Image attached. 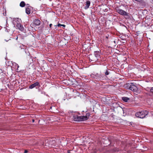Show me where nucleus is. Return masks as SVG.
Masks as SVG:
<instances>
[{
  "label": "nucleus",
  "instance_id": "obj_1",
  "mask_svg": "<svg viewBox=\"0 0 153 153\" xmlns=\"http://www.w3.org/2000/svg\"><path fill=\"white\" fill-rule=\"evenodd\" d=\"M90 115V113L87 112L85 116H79L77 115L74 116L73 118L75 121H83L88 120Z\"/></svg>",
  "mask_w": 153,
  "mask_h": 153
},
{
  "label": "nucleus",
  "instance_id": "obj_2",
  "mask_svg": "<svg viewBox=\"0 0 153 153\" xmlns=\"http://www.w3.org/2000/svg\"><path fill=\"white\" fill-rule=\"evenodd\" d=\"M91 77L93 78L97 81H100L106 79V76L101 73H93L91 75Z\"/></svg>",
  "mask_w": 153,
  "mask_h": 153
},
{
  "label": "nucleus",
  "instance_id": "obj_3",
  "mask_svg": "<svg viewBox=\"0 0 153 153\" xmlns=\"http://www.w3.org/2000/svg\"><path fill=\"white\" fill-rule=\"evenodd\" d=\"M149 112L146 110L142 111L136 113V117L141 118H144L148 114Z\"/></svg>",
  "mask_w": 153,
  "mask_h": 153
},
{
  "label": "nucleus",
  "instance_id": "obj_4",
  "mask_svg": "<svg viewBox=\"0 0 153 153\" xmlns=\"http://www.w3.org/2000/svg\"><path fill=\"white\" fill-rule=\"evenodd\" d=\"M127 87L129 89L134 92L137 91L138 89L137 87L133 83H128Z\"/></svg>",
  "mask_w": 153,
  "mask_h": 153
},
{
  "label": "nucleus",
  "instance_id": "obj_5",
  "mask_svg": "<svg viewBox=\"0 0 153 153\" xmlns=\"http://www.w3.org/2000/svg\"><path fill=\"white\" fill-rule=\"evenodd\" d=\"M16 20L19 22L17 23L16 25L17 28L18 29L21 31H23L24 29V27L22 24L19 22L20 21H21V19L17 18Z\"/></svg>",
  "mask_w": 153,
  "mask_h": 153
},
{
  "label": "nucleus",
  "instance_id": "obj_6",
  "mask_svg": "<svg viewBox=\"0 0 153 153\" xmlns=\"http://www.w3.org/2000/svg\"><path fill=\"white\" fill-rule=\"evenodd\" d=\"M116 12L121 15L124 16H128V13L122 9L118 8L116 9Z\"/></svg>",
  "mask_w": 153,
  "mask_h": 153
},
{
  "label": "nucleus",
  "instance_id": "obj_7",
  "mask_svg": "<svg viewBox=\"0 0 153 153\" xmlns=\"http://www.w3.org/2000/svg\"><path fill=\"white\" fill-rule=\"evenodd\" d=\"M94 55L95 57L97 58V60H95L91 59V60H97L99 59V58H100V56L101 55L100 52V51H95L94 52Z\"/></svg>",
  "mask_w": 153,
  "mask_h": 153
},
{
  "label": "nucleus",
  "instance_id": "obj_8",
  "mask_svg": "<svg viewBox=\"0 0 153 153\" xmlns=\"http://www.w3.org/2000/svg\"><path fill=\"white\" fill-rule=\"evenodd\" d=\"M40 86V85L39 83L38 82H36L30 85L29 86V88L30 89H32L36 87H39Z\"/></svg>",
  "mask_w": 153,
  "mask_h": 153
},
{
  "label": "nucleus",
  "instance_id": "obj_9",
  "mask_svg": "<svg viewBox=\"0 0 153 153\" xmlns=\"http://www.w3.org/2000/svg\"><path fill=\"white\" fill-rule=\"evenodd\" d=\"M31 8V7L28 4H27L26 5L25 12L27 14H29L30 13V10Z\"/></svg>",
  "mask_w": 153,
  "mask_h": 153
},
{
  "label": "nucleus",
  "instance_id": "obj_10",
  "mask_svg": "<svg viewBox=\"0 0 153 153\" xmlns=\"http://www.w3.org/2000/svg\"><path fill=\"white\" fill-rule=\"evenodd\" d=\"M90 2L89 1H87L86 2V5L85 7H84V9L85 10L87 9H88L90 4Z\"/></svg>",
  "mask_w": 153,
  "mask_h": 153
},
{
  "label": "nucleus",
  "instance_id": "obj_11",
  "mask_svg": "<svg viewBox=\"0 0 153 153\" xmlns=\"http://www.w3.org/2000/svg\"><path fill=\"white\" fill-rule=\"evenodd\" d=\"M40 21L38 19H36L34 21V24L38 26L40 24Z\"/></svg>",
  "mask_w": 153,
  "mask_h": 153
},
{
  "label": "nucleus",
  "instance_id": "obj_12",
  "mask_svg": "<svg viewBox=\"0 0 153 153\" xmlns=\"http://www.w3.org/2000/svg\"><path fill=\"white\" fill-rule=\"evenodd\" d=\"M25 5V4L24 1H21L20 4L19 6L21 7H24Z\"/></svg>",
  "mask_w": 153,
  "mask_h": 153
},
{
  "label": "nucleus",
  "instance_id": "obj_13",
  "mask_svg": "<svg viewBox=\"0 0 153 153\" xmlns=\"http://www.w3.org/2000/svg\"><path fill=\"white\" fill-rule=\"evenodd\" d=\"M122 99L123 101L127 102L129 100V98L127 97H123L122 98Z\"/></svg>",
  "mask_w": 153,
  "mask_h": 153
},
{
  "label": "nucleus",
  "instance_id": "obj_14",
  "mask_svg": "<svg viewBox=\"0 0 153 153\" xmlns=\"http://www.w3.org/2000/svg\"><path fill=\"white\" fill-rule=\"evenodd\" d=\"M13 65H14L15 66V68H17V69L19 67V65L16 63L14 62L13 64Z\"/></svg>",
  "mask_w": 153,
  "mask_h": 153
},
{
  "label": "nucleus",
  "instance_id": "obj_15",
  "mask_svg": "<svg viewBox=\"0 0 153 153\" xmlns=\"http://www.w3.org/2000/svg\"><path fill=\"white\" fill-rule=\"evenodd\" d=\"M109 74V72L108 71L106 70V71L105 73V76H106V78L107 77L106 76L108 75Z\"/></svg>",
  "mask_w": 153,
  "mask_h": 153
},
{
  "label": "nucleus",
  "instance_id": "obj_16",
  "mask_svg": "<svg viewBox=\"0 0 153 153\" xmlns=\"http://www.w3.org/2000/svg\"><path fill=\"white\" fill-rule=\"evenodd\" d=\"M57 26H58L59 27L62 26H63L64 27H65V25H62L60 24H58Z\"/></svg>",
  "mask_w": 153,
  "mask_h": 153
},
{
  "label": "nucleus",
  "instance_id": "obj_17",
  "mask_svg": "<svg viewBox=\"0 0 153 153\" xmlns=\"http://www.w3.org/2000/svg\"><path fill=\"white\" fill-rule=\"evenodd\" d=\"M150 92L151 93H152V94L153 95V87H152L151 88Z\"/></svg>",
  "mask_w": 153,
  "mask_h": 153
},
{
  "label": "nucleus",
  "instance_id": "obj_18",
  "mask_svg": "<svg viewBox=\"0 0 153 153\" xmlns=\"http://www.w3.org/2000/svg\"><path fill=\"white\" fill-rule=\"evenodd\" d=\"M124 123L126 124L130 123L129 122L126 121H124Z\"/></svg>",
  "mask_w": 153,
  "mask_h": 153
},
{
  "label": "nucleus",
  "instance_id": "obj_19",
  "mask_svg": "<svg viewBox=\"0 0 153 153\" xmlns=\"http://www.w3.org/2000/svg\"><path fill=\"white\" fill-rule=\"evenodd\" d=\"M52 24H50V25H49V27H51V26H52Z\"/></svg>",
  "mask_w": 153,
  "mask_h": 153
},
{
  "label": "nucleus",
  "instance_id": "obj_20",
  "mask_svg": "<svg viewBox=\"0 0 153 153\" xmlns=\"http://www.w3.org/2000/svg\"><path fill=\"white\" fill-rule=\"evenodd\" d=\"M27 152V151L26 150H25V153H26Z\"/></svg>",
  "mask_w": 153,
  "mask_h": 153
},
{
  "label": "nucleus",
  "instance_id": "obj_21",
  "mask_svg": "<svg viewBox=\"0 0 153 153\" xmlns=\"http://www.w3.org/2000/svg\"><path fill=\"white\" fill-rule=\"evenodd\" d=\"M32 122L33 123L34 122V120L33 119H32Z\"/></svg>",
  "mask_w": 153,
  "mask_h": 153
},
{
  "label": "nucleus",
  "instance_id": "obj_22",
  "mask_svg": "<svg viewBox=\"0 0 153 153\" xmlns=\"http://www.w3.org/2000/svg\"><path fill=\"white\" fill-rule=\"evenodd\" d=\"M18 37H17L16 38V40H17V39H18Z\"/></svg>",
  "mask_w": 153,
  "mask_h": 153
},
{
  "label": "nucleus",
  "instance_id": "obj_23",
  "mask_svg": "<svg viewBox=\"0 0 153 153\" xmlns=\"http://www.w3.org/2000/svg\"><path fill=\"white\" fill-rule=\"evenodd\" d=\"M5 41H7V40H5Z\"/></svg>",
  "mask_w": 153,
  "mask_h": 153
},
{
  "label": "nucleus",
  "instance_id": "obj_24",
  "mask_svg": "<svg viewBox=\"0 0 153 153\" xmlns=\"http://www.w3.org/2000/svg\"><path fill=\"white\" fill-rule=\"evenodd\" d=\"M68 153H70V152H68Z\"/></svg>",
  "mask_w": 153,
  "mask_h": 153
}]
</instances>
